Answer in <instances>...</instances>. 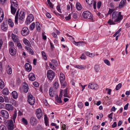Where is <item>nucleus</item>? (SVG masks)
I'll return each instance as SVG.
<instances>
[{
  "mask_svg": "<svg viewBox=\"0 0 130 130\" xmlns=\"http://www.w3.org/2000/svg\"><path fill=\"white\" fill-rule=\"evenodd\" d=\"M113 113L112 112L108 116V117L111 120L112 119V114Z\"/></svg>",
  "mask_w": 130,
  "mask_h": 130,
  "instance_id": "obj_63",
  "label": "nucleus"
},
{
  "mask_svg": "<svg viewBox=\"0 0 130 130\" xmlns=\"http://www.w3.org/2000/svg\"><path fill=\"white\" fill-rule=\"evenodd\" d=\"M126 0H122L120 3L119 7L120 8H122L125 5Z\"/></svg>",
  "mask_w": 130,
  "mask_h": 130,
  "instance_id": "obj_23",
  "label": "nucleus"
},
{
  "mask_svg": "<svg viewBox=\"0 0 130 130\" xmlns=\"http://www.w3.org/2000/svg\"><path fill=\"white\" fill-rule=\"evenodd\" d=\"M113 9H109L108 12L107 14L108 15L109 14H111L112 12H113Z\"/></svg>",
  "mask_w": 130,
  "mask_h": 130,
  "instance_id": "obj_60",
  "label": "nucleus"
},
{
  "mask_svg": "<svg viewBox=\"0 0 130 130\" xmlns=\"http://www.w3.org/2000/svg\"><path fill=\"white\" fill-rule=\"evenodd\" d=\"M25 18L24 12L20 11L19 15V19L20 20H23Z\"/></svg>",
  "mask_w": 130,
  "mask_h": 130,
  "instance_id": "obj_19",
  "label": "nucleus"
},
{
  "mask_svg": "<svg viewBox=\"0 0 130 130\" xmlns=\"http://www.w3.org/2000/svg\"><path fill=\"white\" fill-rule=\"evenodd\" d=\"M78 106L80 108H82L83 107V104L81 102H79L78 104Z\"/></svg>",
  "mask_w": 130,
  "mask_h": 130,
  "instance_id": "obj_50",
  "label": "nucleus"
},
{
  "mask_svg": "<svg viewBox=\"0 0 130 130\" xmlns=\"http://www.w3.org/2000/svg\"><path fill=\"white\" fill-rule=\"evenodd\" d=\"M11 4L10 9L11 13L14 15L18 8V4L16 0H10Z\"/></svg>",
  "mask_w": 130,
  "mask_h": 130,
  "instance_id": "obj_2",
  "label": "nucleus"
},
{
  "mask_svg": "<svg viewBox=\"0 0 130 130\" xmlns=\"http://www.w3.org/2000/svg\"><path fill=\"white\" fill-rule=\"evenodd\" d=\"M60 82H62L64 81L65 79V76L63 73H60Z\"/></svg>",
  "mask_w": 130,
  "mask_h": 130,
  "instance_id": "obj_22",
  "label": "nucleus"
},
{
  "mask_svg": "<svg viewBox=\"0 0 130 130\" xmlns=\"http://www.w3.org/2000/svg\"><path fill=\"white\" fill-rule=\"evenodd\" d=\"M36 27L37 30H40V24L39 22H37L36 23Z\"/></svg>",
  "mask_w": 130,
  "mask_h": 130,
  "instance_id": "obj_38",
  "label": "nucleus"
},
{
  "mask_svg": "<svg viewBox=\"0 0 130 130\" xmlns=\"http://www.w3.org/2000/svg\"><path fill=\"white\" fill-rule=\"evenodd\" d=\"M29 31L28 28L27 27H24L22 29L21 34L23 36H26L29 34Z\"/></svg>",
  "mask_w": 130,
  "mask_h": 130,
  "instance_id": "obj_7",
  "label": "nucleus"
},
{
  "mask_svg": "<svg viewBox=\"0 0 130 130\" xmlns=\"http://www.w3.org/2000/svg\"><path fill=\"white\" fill-rule=\"evenodd\" d=\"M19 13V10H18L16 12L15 17V24H17L18 23V19Z\"/></svg>",
  "mask_w": 130,
  "mask_h": 130,
  "instance_id": "obj_28",
  "label": "nucleus"
},
{
  "mask_svg": "<svg viewBox=\"0 0 130 130\" xmlns=\"http://www.w3.org/2000/svg\"><path fill=\"white\" fill-rule=\"evenodd\" d=\"M71 13L69 14L68 16L65 17V19L67 20H70L71 19Z\"/></svg>",
  "mask_w": 130,
  "mask_h": 130,
  "instance_id": "obj_59",
  "label": "nucleus"
},
{
  "mask_svg": "<svg viewBox=\"0 0 130 130\" xmlns=\"http://www.w3.org/2000/svg\"><path fill=\"white\" fill-rule=\"evenodd\" d=\"M36 113V116L38 119H40L43 115L42 111L40 109H37Z\"/></svg>",
  "mask_w": 130,
  "mask_h": 130,
  "instance_id": "obj_9",
  "label": "nucleus"
},
{
  "mask_svg": "<svg viewBox=\"0 0 130 130\" xmlns=\"http://www.w3.org/2000/svg\"><path fill=\"white\" fill-rule=\"evenodd\" d=\"M47 2L50 6L51 8H52L53 7V5L51 2L50 0H47Z\"/></svg>",
  "mask_w": 130,
  "mask_h": 130,
  "instance_id": "obj_51",
  "label": "nucleus"
},
{
  "mask_svg": "<svg viewBox=\"0 0 130 130\" xmlns=\"http://www.w3.org/2000/svg\"><path fill=\"white\" fill-rule=\"evenodd\" d=\"M49 64L50 66L51 69L54 70H56V68L55 67V66L52 64L51 62H50Z\"/></svg>",
  "mask_w": 130,
  "mask_h": 130,
  "instance_id": "obj_40",
  "label": "nucleus"
},
{
  "mask_svg": "<svg viewBox=\"0 0 130 130\" xmlns=\"http://www.w3.org/2000/svg\"><path fill=\"white\" fill-rule=\"evenodd\" d=\"M17 117V113L16 112L14 111L13 115L11 117V118L13 120L14 123L15 122V119Z\"/></svg>",
  "mask_w": 130,
  "mask_h": 130,
  "instance_id": "obj_32",
  "label": "nucleus"
},
{
  "mask_svg": "<svg viewBox=\"0 0 130 130\" xmlns=\"http://www.w3.org/2000/svg\"><path fill=\"white\" fill-rule=\"evenodd\" d=\"M64 81H63L62 82H60L62 87L63 88L66 86V83L64 82Z\"/></svg>",
  "mask_w": 130,
  "mask_h": 130,
  "instance_id": "obj_53",
  "label": "nucleus"
},
{
  "mask_svg": "<svg viewBox=\"0 0 130 130\" xmlns=\"http://www.w3.org/2000/svg\"><path fill=\"white\" fill-rule=\"evenodd\" d=\"M44 116V122L45 125L46 126H48L49 125L48 124V120L47 116L46 115H45Z\"/></svg>",
  "mask_w": 130,
  "mask_h": 130,
  "instance_id": "obj_31",
  "label": "nucleus"
},
{
  "mask_svg": "<svg viewBox=\"0 0 130 130\" xmlns=\"http://www.w3.org/2000/svg\"><path fill=\"white\" fill-rule=\"evenodd\" d=\"M25 67L26 70L28 72L30 71L32 69V67L31 65L28 63H26L25 65Z\"/></svg>",
  "mask_w": 130,
  "mask_h": 130,
  "instance_id": "obj_17",
  "label": "nucleus"
},
{
  "mask_svg": "<svg viewBox=\"0 0 130 130\" xmlns=\"http://www.w3.org/2000/svg\"><path fill=\"white\" fill-rule=\"evenodd\" d=\"M35 24L34 23H32L30 25V28L31 30H32L34 29L35 27Z\"/></svg>",
  "mask_w": 130,
  "mask_h": 130,
  "instance_id": "obj_48",
  "label": "nucleus"
},
{
  "mask_svg": "<svg viewBox=\"0 0 130 130\" xmlns=\"http://www.w3.org/2000/svg\"><path fill=\"white\" fill-rule=\"evenodd\" d=\"M4 83L3 80L0 79V88L2 89L4 87Z\"/></svg>",
  "mask_w": 130,
  "mask_h": 130,
  "instance_id": "obj_30",
  "label": "nucleus"
},
{
  "mask_svg": "<svg viewBox=\"0 0 130 130\" xmlns=\"http://www.w3.org/2000/svg\"><path fill=\"white\" fill-rule=\"evenodd\" d=\"M24 43L27 45L29 46H30L31 45L29 41L27 39H24L23 40Z\"/></svg>",
  "mask_w": 130,
  "mask_h": 130,
  "instance_id": "obj_27",
  "label": "nucleus"
},
{
  "mask_svg": "<svg viewBox=\"0 0 130 130\" xmlns=\"http://www.w3.org/2000/svg\"><path fill=\"white\" fill-rule=\"evenodd\" d=\"M106 90H108V91L107 93L109 95H110L111 94V89H108V88H106Z\"/></svg>",
  "mask_w": 130,
  "mask_h": 130,
  "instance_id": "obj_62",
  "label": "nucleus"
},
{
  "mask_svg": "<svg viewBox=\"0 0 130 130\" xmlns=\"http://www.w3.org/2000/svg\"><path fill=\"white\" fill-rule=\"evenodd\" d=\"M8 128L9 130H12L14 128V125L13 124V121L10 120L8 121Z\"/></svg>",
  "mask_w": 130,
  "mask_h": 130,
  "instance_id": "obj_14",
  "label": "nucleus"
},
{
  "mask_svg": "<svg viewBox=\"0 0 130 130\" xmlns=\"http://www.w3.org/2000/svg\"><path fill=\"white\" fill-rule=\"evenodd\" d=\"M11 37L14 41L16 42L17 41V38L16 35L12 34L11 35Z\"/></svg>",
  "mask_w": 130,
  "mask_h": 130,
  "instance_id": "obj_33",
  "label": "nucleus"
},
{
  "mask_svg": "<svg viewBox=\"0 0 130 130\" xmlns=\"http://www.w3.org/2000/svg\"><path fill=\"white\" fill-rule=\"evenodd\" d=\"M1 114L3 117L6 119L8 118L9 117V114L8 111L5 110H2L0 112Z\"/></svg>",
  "mask_w": 130,
  "mask_h": 130,
  "instance_id": "obj_8",
  "label": "nucleus"
},
{
  "mask_svg": "<svg viewBox=\"0 0 130 130\" xmlns=\"http://www.w3.org/2000/svg\"><path fill=\"white\" fill-rule=\"evenodd\" d=\"M30 121L31 124L32 126L36 125L37 123L36 119V118L33 117H32L30 118Z\"/></svg>",
  "mask_w": 130,
  "mask_h": 130,
  "instance_id": "obj_10",
  "label": "nucleus"
},
{
  "mask_svg": "<svg viewBox=\"0 0 130 130\" xmlns=\"http://www.w3.org/2000/svg\"><path fill=\"white\" fill-rule=\"evenodd\" d=\"M9 52L10 54L12 56L16 54V50L13 46H11L10 47Z\"/></svg>",
  "mask_w": 130,
  "mask_h": 130,
  "instance_id": "obj_13",
  "label": "nucleus"
},
{
  "mask_svg": "<svg viewBox=\"0 0 130 130\" xmlns=\"http://www.w3.org/2000/svg\"><path fill=\"white\" fill-rule=\"evenodd\" d=\"M100 67L98 65H96L95 66L94 69L95 71L96 72H98L100 70Z\"/></svg>",
  "mask_w": 130,
  "mask_h": 130,
  "instance_id": "obj_39",
  "label": "nucleus"
},
{
  "mask_svg": "<svg viewBox=\"0 0 130 130\" xmlns=\"http://www.w3.org/2000/svg\"><path fill=\"white\" fill-rule=\"evenodd\" d=\"M84 42L83 41L78 42V46H84Z\"/></svg>",
  "mask_w": 130,
  "mask_h": 130,
  "instance_id": "obj_56",
  "label": "nucleus"
},
{
  "mask_svg": "<svg viewBox=\"0 0 130 130\" xmlns=\"http://www.w3.org/2000/svg\"><path fill=\"white\" fill-rule=\"evenodd\" d=\"M121 12L116 11L113 12L112 13V19H109L108 23L110 25H114L115 22H120L123 19L122 15L121 14Z\"/></svg>",
  "mask_w": 130,
  "mask_h": 130,
  "instance_id": "obj_1",
  "label": "nucleus"
},
{
  "mask_svg": "<svg viewBox=\"0 0 130 130\" xmlns=\"http://www.w3.org/2000/svg\"><path fill=\"white\" fill-rule=\"evenodd\" d=\"M56 100L57 102L59 103H62L61 98L60 97H58L57 96L56 98Z\"/></svg>",
  "mask_w": 130,
  "mask_h": 130,
  "instance_id": "obj_42",
  "label": "nucleus"
},
{
  "mask_svg": "<svg viewBox=\"0 0 130 130\" xmlns=\"http://www.w3.org/2000/svg\"><path fill=\"white\" fill-rule=\"evenodd\" d=\"M28 101L29 103L32 105H33L35 103V99L30 93L28 95Z\"/></svg>",
  "mask_w": 130,
  "mask_h": 130,
  "instance_id": "obj_5",
  "label": "nucleus"
},
{
  "mask_svg": "<svg viewBox=\"0 0 130 130\" xmlns=\"http://www.w3.org/2000/svg\"><path fill=\"white\" fill-rule=\"evenodd\" d=\"M104 63L108 66H110V64L109 61L107 59H105L104 61Z\"/></svg>",
  "mask_w": 130,
  "mask_h": 130,
  "instance_id": "obj_46",
  "label": "nucleus"
},
{
  "mask_svg": "<svg viewBox=\"0 0 130 130\" xmlns=\"http://www.w3.org/2000/svg\"><path fill=\"white\" fill-rule=\"evenodd\" d=\"M1 28L2 30L4 31L6 30L8 28V24L7 23L4 22L2 24Z\"/></svg>",
  "mask_w": 130,
  "mask_h": 130,
  "instance_id": "obj_16",
  "label": "nucleus"
},
{
  "mask_svg": "<svg viewBox=\"0 0 130 130\" xmlns=\"http://www.w3.org/2000/svg\"><path fill=\"white\" fill-rule=\"evenodd\" d=\"M0 130H7V129L5 126L2 125L0 126Z\"/></svg>",
  "mask_w": 130,
  "mask_h": 130,
  "instance_id": "obj_47",
  "label": "nucleus"
},
{
  "mask_svg": "<svg viewBox=\"0 0 130 130\" xmlns=\"http://www.w3.org/2000/svg\"><path fill=\"white\" fill-rule=\"evenodd\" d=\"M49 94L51 96L53 97L54 95V91L52 89V88L51 87L49 89Z\"/></svg>",
  "mask_w": 130,
  "mask_h": 130,
  "instance_id": "obj_25",
  "label": "nucleus"
},
{
  "mask_svg": "<svg viewBox=\"0 0 130 130\" xmlns=\"http://www.w3.org/2000/svg\"><path fill=\"white\" fill-rule=\"evenodd\" d=\"M97 15L100 18H103L104 17L103 15L102 14H101V13L100 12H98L97 13Z\"/></svg>",
  "mask_w": 130,
  "mask_h": 130,
  "instance_id": "obj_64",
  "label": "nucleus"
},
{
  "mask_svg": "<svg viewBox=\"0 0 130 130\" xmlns=\"http://www.w3.org/2000/svg\"><path fill=\"white\" fill-rule=\"evenodd\" d=\"M73 16L74 19H76L78 17V15L76 13H73Z\"/></svg>",
  "mask_w": 130,
  "mask_h": 130,
  "instance_id": "obj_55",
  "label": "nucleus"
},
{
  "mask_svg": "<svg viewBox=\"0 0 130 130\" xmlns=\"http://www.w3.org/2000/svg\"><path fill=\"white\" fill-rule=\"evenodd\" d=\"M86 2L89 5H91L92 4L93 0H86Z\"/></svg>",
  "mask_w": 130,
  "mask_h": 130,
  "instance_id": "obj_49",
  "label": "nucleus"
},
{
  "mask_svg": "<svg viewBox=\"0 0 130 130\" xmlns=\"http://www.w3.org/2000/svg\"><path fill=\"white\" fill-rule=\"evenodd\" d=\"M76 8L77 10H80L82 9V6L79 3H77L76 5Z\"/></svg>",
  "mask_w": 130,
  "mask_h": 130,
  "instance_id": "obj_34",
  "label": "nucleus"
},
{
  "mask_svg": "<svg viewBox=\"0 0 130 130\" xmlns=\"http://www.w3.org/2000/svg\"><path fill=\"white\" fill-rule=\"evenodd\" d=\"M101 2L99 1L97 3V8L98 9H99L101 6Z\"/></svg>",
  "mask_w": 130,
  "mask_h": 130,
  "instance_id": "obj_58",
  "label": "nucleus"
},
{
  "mask_svg": "<svg viewBox=\"0 0 130 130\" xmlns=\"http://www.w3.org/2000/svg\"><path fill=\"white\" fill-rule=\"evenodd\" d=\"M41 53L43 57L44 58L45 60H46L47 59V58L45 53L44 52L42 51L41 52Z\"/></svg>",
  "mask_w": 130,
  "mask_h": 130,
  "instance_id": "obj_43",
  "label": "nucleus"
},
{
  "mask_svg": "<svg viewBox=\"0 0 130 130\" xmlns=\"http://www.w3.org/2000/svg\"><path fill=\"white\" fill-rule=\"evenodd\" d=\"M83 16L85 19H91L92 18V15L91 13L88 11L84 12L82 14Z\"/></svg>",
  "mask_w": 130,
  "mask_h": 130,
  "instance_id": "obj_3",
  "label": "nucleus"
},
{
  "mask_svg": "<svg viewBox=\"0 0 130 130\" xmlns=\"http://www.w3.org/2000/svg\"><path fill=\"white\" fill-rule=\"evenodd\" d=\"M34 18L33 15L31 14H29L26 18L25 22L26 24L27 25H29L34 20Z\"/></svg>",
  "mask_w": 130,
  "mask_h": 130,
  "instance_id": "obj_6",
  "label": "nucleus"
},
{
  "mask_svg": "<svg viewBox=\"0 0 130 130\" xmlns=\"http://www.w3.org/2000/svg\"><path fill=\"white\" fill-rule=\"evenodd\" d=\"M29 79L31 81H34L36 79L35 75L32 73H30L28 75Z\"/></svg>",
  "mask_w": 130,
  "mask_h": 130,
  "instance_id": "obj_15",
  "label": "nucleus"
},
{
  "mask_svg": "<svg viewBox=\"0 0 130 130\" xmlns=\"http://www.w3.org/2000/svg\"><path fill=\"white\" fill-rule=\"evenodd\" d=\"M33 85L35 87H38L39 86V83L37 82H34Z\"/></svg>",
  "mask_w": 130,
  "mask_h": 130,
  "instance_id": "obj_57",
  "label": "nucleus"
},
{
  "mask_svg": "<svg viewBox=\"0 0 130 130\" xmlns=\"http://www.w3.org/2000/svg\"><path fill=\"white\" fill-rule=\"evenodd\" d=\"M28 51H29V53L31 55H33V54L34 52L33 50L31 48H30V49Z\"/></svg>",
  "mask_w": 130,
  "mask_h": 130,
  "instance_id": "obj_61",
  "label": "nucleus"
},
{
  "mask_svg": "<svg viewBox=\"0 0 130 130\" xmlns=\"http://www.w3.org/2000/svg\"><path fill=\"white\" fill-rule=\"evenodd\" d=\"M88 87L94 90L97 89L99 88L98 85L95 83H90L88 86Z\"/></svg>",
  "mask_w": 130,
  "mask_h": 130,
  "instance_id": "obj_11",
  "label": "nucleus"
},
{
  "mask_svg": "<svg viewBox=\"0 0 130 130\" xmlns=\"http://www.w3.org/2000/svg\"><path fill=\"white\" fill-rule=\"evenodd\" d=\"M6 69L7 73L9 74H11L12 73V69L9 65H8Z\"/></svg>",
  "mask_w": 130,
  "mask_h": 130,
  "instance_id": "obj_24",
  "label": "nucleus"
},
{
  "mask_svg": "<svg viewBox=\"0 0 130 130\" xmlns=\"http://www.w3.org/2000/svg\"><path fill=\"white\" fill-rule=\"evenodd\" d=\"M22 122L25 125H26L27 124V121L26 119L25 118H23L22 119Z\"/></svg>",
  "mask_w": 130,
  "mask_h": 130,
  "instance_id": "obj_45",
  "label": "nucleus"
},
{
  "mask_svg": "<svg viewBox=\"0 0 130 130\" xmlns=\"http://www.w3.org/2000/svg\"><path fill=\"white\" fill-rule=\"evenodd\" d=\"M99 127L100 126L99 125L94 126L92 130H98Z\"/></svg>",
  "mask_w": 130,
  "mask_h": 130,
  "instance_id": "obj_52",
  "label": "nucleus"
},
{
  "mask_svg": "<svg viewBox=\"0 0 130 130\" xmlns=\"http://www.w3.org/2000/svg\"><path fill=\"white\" fill-rule=\"evenodd\" d=\"M11 95L13 98L15 99H17L18 97V94L15 91H14L12 92Z\"/></svg>",
  "mask_w": 130,
  "mask_h": 130,
  "instance_id": "obj_21",
  "label": "nucleus"
},
{
  "mask_svg": "<svg viewBox=\"0 0 130 130\" xmlns=\"http://www.w3.org/2000/svg\"><path fill=\"white\" fill-rule=\"evenodd\" d=\"M86 54L88 56H89L90 57H93L95 56V55L93 54L92 53H90L89 52H86Z\"/></svg>",
  "mask_w": 130,
  "mask_h": 130,
  "instance_id": "obj_35",
  "label": "nucleus"
},
{
  "mask_svg": "<svg viewBox=\"0 0 130 130\" xmlns=\"http://www.w3.org/2000/svg\"><path fill=\"white\" fill-rule=\"evenodd\" d=\"M122 86V84L121 83H119L117 85L116 88V90H119Z\"/></svg>",
  "mask_w": 130,
  "mask_h": 130,
  "instance_id": "obj_44",
  "label": "nucleus"
},
{
  "mask_svg": "<svg viewBox=\"0 0 130 130\" xmlns=\"http://www.w3.org/2000/svg\"><path fill=\"white\" fill-rule=\"evenodd\" d=\"M23 91L25 93L28 92V87L27 84L26 83H24L23 87Z\"/></svg>",
  "mask_w": 130,
  "mask_h": 130,
  "instance_id": "obj_20",
  "label": "nucleus"
},
{
  "mask_svg": "<svg viewBox=\"0 0 130 130\" xmlns=\"http://www.w3.org/2000/svg\"><path fill=\"white\" fill-rule=\"evenodd\" d=\"M5 101L6 103H9V100L8 98L6 96L4 97Z\"/></svg>",
  "mask_w": 130,
  "mask_h": 130,
  "instance_id": "obj_54",
  "label": "nucleus"
},
{
  "mask_svg": "<svg viewBox=\"0 0 130 130\" xmlns=\"http://www.w3.org/2000/svg\"><path fill=\"white\" fill-rule=\"evenodd\" d=\"M59 84L58 82H55L53 85L54 87L56 89L58 88L59 87Z\"/></svg>",
  "mask_w": 130,
  "mask_h": 130,
  "instance_id": "obj_41",
  "label": "nucleus"
},
{
  "mask_svg": "<svg viewBox=\"0 0 130 130\" xmlns=\"http://www.w3.org/2000/svg\"><path fill=\"white\" fill-rule=\"evenodd\" d=\"M55 66H57L58 64L57 61L55 60L52 59V63Z\"/></svg>",
  "mask_w": 130,
  "mask_h": 130,
  "instance_id": "obj_37",
  "label": "nucleus"
},
{
  "mask_svg": "<svg viewBox=\"0 0 130 130\" xmlns=\"http://www.w3.org/2000/svg\"><path fill=\"white\" fill-rule=\"evenodd\" d=\"M8 24L11 27H13L14 25V23L12 22L11 20L9 19L8 21Z\"/></svg>",
  "mask_w": 130,
  "mask_h": 130,
  "instance_id": "obj_36",
  "label": "nucleus"
},
{
  "mask_svg": "<svg viewBox=\"0 0 130 130\" xmlns=\"http://www.w3.org/2000/svg\"><path fill=\"white\" fill-rule=\"evenodd\" d=\"M55 76L54 72L52 70H48L47 73V76L48 79L51 80Z\"/></svg>",
  "mask_w": 130,
  "mask_h": 130,
  "instance_id": "obj_4",
  "label": "nucleus"
},
{
  "mask_svg": "<svg viewBox=\"0 0 130 130\" xmlns=\"http://www.w3.org/2000/svg\"><path fill=\"white\" fill-rule=\"evenodd\" d=\"M62 91H63V96L64 97H67L68 98H70V97L68 95V91H67V88L61 91L60 92V94L59 95L60 96L61 95V93H62Z\"/></svg>",
  "mask_w": 130,
  "mask_h": 130,
  "instance_id": "obj_18",
  "label": "nucleus"
},
{
  "mask_svg": "<svg viewBox=\"0 0 130 130\" xmlns=\"http://www.w3.org/2000/svg\"><path fill=\"white\" fill-rule=\"evenodd\" d=\"M75 67L78 69L83 70L84 69L86 68V66L84 65H77L75 66Z\"/></svg>",
  "mask_w": 130,
  "mask_h": 130,
  "instance_id": "obj_29",
  "label": "nucleus"
},
{
  "mask_svg": "<svg viewBox=\"0 0 130 130\" xmlns=\"http://www.w3.org/2000/svg\"><path fill=\"white\" fill-rule=\"evenodd\" d=\"M2 93L4 95H7L9 93V90L7 88L4 89L2 91Z\"/></svg>",
  "mask_w": 130,
  "mask_h": 130,
  "instance_id": "obj_26",
  "label": "nucleus"
},
{
  "mask_svg": "<svg viewBox=\"0 0 130 130\" xmlns=\"http://www.w3.org/2000/svg\"><path fill=\"white\" fill-rule=\"evenodd\" d=\"M5 108L8 111H12L13 110V107L10 104H6L5 106Z\"/></svg>",
  "mask_w": 130,
  "mask_h": 130,
  "instance_id": "obj_12",
  "label": "nucleus"
}]
</instances>
